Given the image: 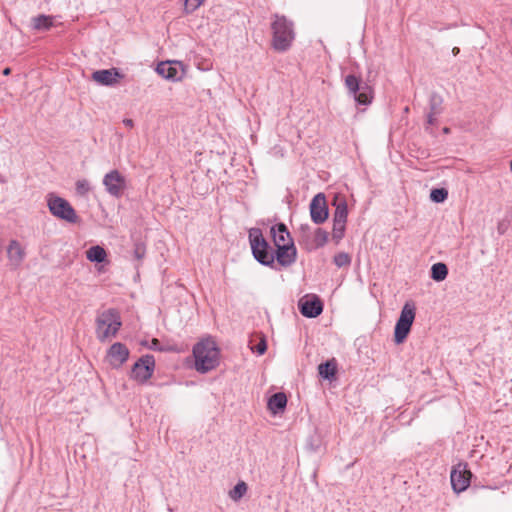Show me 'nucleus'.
<instances>
[{
  "instance_id": "13",
  "label": "nucleus",
  "mask_w": 512,
  "mask_h": 512,
  "mask_svg": "<svg viewBox=\"0 0 512 512\" xmlns=\"http://www.w3.org/2000/svg\"><path fill=\"white\" fill-rule=\"evenodd\" d=\"M130 351L127 346L121 342H116L110 346L106 353V361L112 368H120L129 358Z\"/></svg>"
},
{
  "instance_id": "19",
  "label": "nucleus",
  "mask_w": 512,
  "mask_h": 512,
  "mask_svg": "<svg viewBox=\"0 0 512 512\" xmlns=\"http://www.w3.org/2000/svg\"><path fill=\"white\" fill-rule=\"evenodd\" d=\"M286 405L287 397L282 392L273 394L268 400V408L273 414L283 411Z\"/></svg>"
},
{
  "instance_id": "31",
  "label": "nucleus",
  "mask_w": 512,
  "mask_h": 512,
  "mask_svg": "<svg viewBox=\"0 0 512 512\" xmlns=\"http://www.w3.org/2000/svg\"><path fill=\"white\" fill-rule=\"evenodd\" d=\"M203 2L204 0H185L186 13H193L203 4Z\"/></svg>"
},
{
  "instance_id": "12",
  "label": "nucleus",
  "mask_w": 512,
  "mask_h": 512,
  "mask_svg": "<svg viewBox=\"0 0 512 512\" xmlns=\"http://www.w3.org/2000/svg\"><path fill=\"white\" fill-rule=\"evenodd\" d=\"M156 72L167 80L177 82L182 80L186 71L182 62L174 60L160 62Z\"/></svg>"
},
{
  "instance_id": "25",
  "label": "nucleus",
  "mask_w": 512,
  "mask_h": 512,
  "mask_svg": "<svg viewBox=\"0 0 512 512\" xmlns=\"http://www.w3.org/2000/svg\"><path fill=\"white\" fill-rule=\"evenodd\" d=\"M247 484L243 481L238 482L232 490L229 492V497L234 500H240L247 492Z\"/></svg>"
},
{
  "instance_id": "11",
  "label": "nucleus",
  "mask_w": 512,
  "mask_h": 512,
  "mask_svg": "<svg viewBox=\"0 0 512 512\" xmlns=\"http://www.w3.org/2000/svg\"><path fill=\"white\" fill-rule=\"evenodd\" d=\"M103 185L108 194L119 198L126 188V179L118 170H111L104 176Z\"/></svg>"
},
{
  "instance_id": "28",
  "label": "nucleus",
  "mask_w": 512,
  "mask_h": 512,
  "mask_svg": "<svg viewBox=\"0 0 512 512\" xmlns=\"http://www.w3.org/2000/svg\"><path fill=\"white\" fill-rule=\"evenodd\" d=\"M429 105H430V113L439 115L442 111V107H441L442 98L436 94H433L430 97Z\"/></svg>"
},
{
  "instance_id": "16",
  "label": "nucleus",
  "mask_w": 512,
  "mask_h": 512,
  "mask_svg": "<svg viewBox=\"0 0 512 512\" xmlns=\"http://www.w3.org/2000/svg\"><path fill=\"white\" fill-rule=\"evenodd\" d=\"M120 78L122 75L116 68L97 70L92 74V79L103 86H113Z\"/></svg>"
},
{
  "instance_id": "41",
  "label": "nucleus",
  "mask_w": 512,
  "mask_h": 512,
  "mask_svg": "<svg viewBox=\"0 0 512 512\" xmlns=\"http://www.w3.org/2000/svg\"><path fill=\"white\" fill-rule=\"evenodd\" d=\"M5 180L0 177V183H4Z\"/></svg>"
},
{
  "instance_id": "10",
  "label": "nucleus",
  "mask_w": 512,
  "mask_h": 512,
  "mask_svg": "<svg viewBox=\"0 0 512 512\" xmlns=\"http://www.w3.org/2000/svg\"><path fill=\"white\" fill-rule=\"evenodd\" d=\"M472 473L466 463H458L451 470L450 480L455 493L465 491L471 482Z\"/></svg>"
},
{
  "instance_id": "6",
  "label": "nucleus",
  "mask_w": 512,
  "mask_h": 512,
  "mask_svg": "<svg viewBox=\"0 0 512 512\" xmlns=\"http://www.w3.org/2000/svg\"><path fill=\"white\" fill-rule=\"evenodd\" d=\"M416 315V307L413 302H406L402 307L400 316L394 329V341L401 344L410 333Z\"/></svg>"
},
{
  "instance_id": "36",
  "label": "nucleus",
  "mask_w": 512,
  "mask_h": 512,
  "mask_svg": "<svg viewBox=\"0 0 512 512\" xmlns=\"http://www.w3.org/2000/svg\"><path fill=\"white\" fill-rule=\"evenodd\" d=\"M123 124L127 127V128H132L134 126V122L132 119H129V118H125L123 120Z\"/></svg>"
},
{
  "instance_id": "27",
  "label": "nucleus",
  "mask_w": 512,
  "mask_h": 512,
  "mask_svg": "<svg viewBox=\"0 0 512 512\" xmlns=\"http://www.w3.org/2000/svg\"><path fill=\"white\" fill-rule=\"evenodd\" d=\"M346 228V222L343 221H333V238L338 242L344 236Z\"/></svg>"
},
{
  "instance_id": "3",
  "label": "nucleus",
  "mask_w": 512,
  "mask_h": 512,
  "mask_svg": "<svg viewBox=\"0 0 512 512\" xmlns=\"http://www.w3.org/2000/svg\"><path fill=\"white\" fill-rule=\"evenodd\" d=\"M272 46L278 52L287 51L295 38L293 22L285 16L275 14L271 23Z\"/></svg>"
},
{
  "instance_id": "34",
  "label": "nucleus",
  "mask_w": 512,
  "mask_h": 512,
  "mask_svg": "<svg viewBox=\"0 0 512 512\" xmlns=\"http://www.w3.org/2000/svg\"><path fill=\"white\" fill-rule=\"evenodd\" d=\"M437 115H438V114H433V113H430V112H429V113H428V115H427V123H428L429 125H433V124H435V122H436V116H437Z\"/></svg>"
},
{
  "instance_id": "17",
  "label": "nucleus",
  "mask_w": 512,
  "mask_h": 512,
  "mask_svg": "<svg viewBox=\"0 0 512 512\" xmlns=\"http://www.w3.org/2000/svg\"><path fill=\"white\" fill-rule=\"evenodd\" d=\"M270 234L275 246H282L293 241L287 226L284 223H277L270 229Z\"/></svg>"
},
{
  "instance_id": "39",
  "label": "nucleus",
  "mask_w": 512,
  "mask_h": 512,
  "mask_svg": "<svg viewBox=\"0 0 512 512\" xmlns=\"http://www.w3.org/2000/svg\"><path fill=\"white\" fill-rule=\"evenodd\" d=\"M498 231L500 234L504 233L503 227L501 225L498 226Z\"/></svg>"
},
{
  "instance_id": "32",
  "label": "nucleus",
  "mask_w": 512,
  "mask_h": 512,
  "mask_svg": "<svg viewBox=\"0 0 512 512\" xmlns=\"http://www.w3.org/2000/svg\"><path fill=\"white\" fill-rule=\"evenodd\" d=\"M149 349L154 350V351H165L166 350L161 346L160 341L156 338L152 339L151 344L149 345Z\"/></svg>"
},
{
  "instance_id": "40",
  "label": "nucleus",
  "mask_w": 512,
  "mask_h": 512,
  "mask_svg": "<svg viewBox=\"0 0 512 512\" xmlns=\"http://www.w3.org/2000/svg\"><path fill=\"white\" fill-rule=\"evenodd\" d=\"M443 132H444L445 134H448V133L450 132V128L445 127V128L443 129Z\"/></svg>"
},
{
  "instance_id": "18",
  "label": "nucleus",
  "mask_w": 512,
  "mask_h": 512,
  "mask_svg": "<svg viewBox=\"0 0 512 512\" xmlns=\"http://www.w3.org/2000/svg\"><path fill=\"white\" fill-rule=\"evenodd\" d=\"M7 254L9 260L15 265H19L23 261L25 256V252L22 246L16 240L10 241V244L7 249Z\"/></svg>"
},
{
  "instance_id": "33",
  "label": "nucleus",
  "mask_w": 512,
  "mask_h": 512,
  "mask_svg": "<svg viewBox=\"0 0 512 512\" xmlns=\"http://www.w3.org/2000/svg\"><path fill=\"white\" fill-rule=\"evenodd\" d=\"M267 349V345L265 340H261L254 348L255 352H257L259 355H262L265 353Z\"/></svg>"
},
{
  "instance_id": "24",
  "label": "nucleus",
  "mask_w": 512,
  "mask_h": 512,
  "mask_svg": "<svg viewBox=\"0 0 512 512\" xmlns=\"http://www.w3.org/2000/svg\"><path fill=\"white\" fill-rule=\"evenodd\" d=\"M334 205L336 206L333 221L347 222L348 209L347 203L344 199H335Z\"/></svg>"
},
{
  "instance_id": "30",
  "label": "nucleus",
  "mask_w": 512,
  "mask_h": 512,
  "mask_svg": "<svg viewBox=\"0 0 512 512\" xmlns=\"http://www.w3.org/2000/svg\"><path fill=\"white\" fill-rule=\"evenodd\" d=\"M91 187L90 183L86 179H81L76 182V192L81 195L85 196L89 193Z\"/></svg>"
},
{
  "instance_id": "37",
  "label": "nucleus",
  "mask_w": 512,
  "mask_h": 512,
  "mask_svg": "<svg viewBox=\"0 0 512 512\" xmlns=\"http://www.w3.org/2000/svg\"><path fill=\"white\" fill-rule=\"evenodd\" d=\"M459 51H460V50H459V48H458V47H454V48L452 49V53H453V55H454V56L458 55Z\"/></svg>"
},
{
  "instance_id": "8",
  "label": "nucleus",
  "mask_w": 512,
  "mask_h": 512,
  "mask_svg": "<svg viewBox=\"0 0 512 512\" xmlns=\"http://www.w3.org/2000/svg\"><path fill=\"white\" fill-rule=\"evenodd\" d=\"M298 241L307 251H314L327 243L328 232L317 228L311 236L309 226L301 225V234Z\"/></svg>"
},
{
  "instance_id": "5",
  "label": "nucleus",
  "mask_w": 512,
  "mask_h": 512,
  "mask_svg": "<svg viewBox=\"0 0 512 512\" xmlns=\"http://www.w3.org/2000/svg\"><path fill=\"white\" fill-rule=\"evenodd\" d=\"M47 206L50 213L58 219L68 223H76L78 221L77 213L72 205L66 199L54 193L47 195Z\"/></svg>"
},
{
  "instance_id": "26",
  "label": "nucleus",
  "mask_w": 512,
  "mask_h": 512,
  "mask_svg": "<svg viewBox=\"0 0 512 512\" xmlns=\"http://www.w3.org/2000/svg\"><path fill=\"white\" fill-rule=\"evenodd\" d=\"M448 197V191L445 188H435L431 190L430 199L435 203H442Z\"/></svg>"
},
{
  "instance_id": "23",
  "label": "nucleus",
  "mask_w": 512,
  "mask_h": 512,
  "mask_svg": "<svg viewBox=\"0 0 512 512\" xmlns=\"http://www.w3.org/2000/svg\"><path fill=\"white\" fill-rule=\"evenodd\" d=\"M448 275V268L446 264L438 262L432 265L430 277L437 282L443 281Z\"/></svg>"
},
{
  "instance_id": "1",
  "label": "nucleus",
  "mask_w": 512,
  "mask_h": 512,
  "mask_svg": "<svg viewBox=\"0 0 512 512\" xmlns=\"http://www.w3.org/2000/svg\"><path fill=\"white\" fill-rule=\"evenodd\" d=\"M249 240L253 256L262 265L275 268V261L282 267L291 266L297 258V249L293 241L286 245H278L275 253L258 228L249 231Z\"/></svg>"
},
{
  "instance_id": "9",
  "label": "nucleus",
  "mask_w": 512,
  "mask_h": 512,
  "mask_svg": "<svg viewBox=\"0 0 512 512\" xmlns=\"http://www.w3.org/2000/svg\"><path fill=\"white\" fill-rule=\"evenodd\" d=\"M154 368V356L150 354L143 355L134 363L131 369L130 378L140 383H144L152 377Z\"/></svg>"
},
{
  "instance_id": "35",
  "label": "nucleus",
  "mask_w": 512,
  "mask_h": 512,
  "mask_svg": "<svg viewBox=\"0 0 512 512\" xmlns=\"http://www.w3.org/2000/svg\"><path fill=\"white\" fill-rule=\"evenodd\" d=\"M143 254H144V248L140 247L139 245L136 246L135 248V256L140 259L143 257Z\"/></svg>"
},
{
  "instance_id": "21",
  "label": "nucleus",
  "mask_w": 512,
  "mask_h": 512,
  "mask_svg": "<svg viewBox=\"0 0 512 512\" xmlns=\"http://www.w3.org/2000/svg\"><path fill=\"white\" fill-rule=\"evenodd\" d=\"M318 372L321 377L327 380H333L337 373V362L333 358L318 366Z\"/></svg>"
},
{
  "instance_id": "4",
  "label": "nucleus",
  "mask_w": 512,
  "mask_h": 512,
  "mask_svg": "<svg viewBox=\"0 0 512 512\" xmlns=\"http://www.w3.org/2000/svg\"><path fill=\"white\" fill-rule=\"evenodd\" d=\"M121 326L119 312L113 308L105 310L96 318V337L100 342L109 341L116 337Z\"/></svg>"
},
{
  "instance_id": "7",
  "label": "nucleus",
  "mask_w": 512,
  "mask_h": 512,
  "mask_svg": "<svg viewBox=\"0 0 512 512\" xmlns=\"http://www.w3.org/2000/svg\"><path fill=\"white\" fill-rule=\"evenodd\" d=\"M345 87L349 94L353 96L354 100L359 105H368L373 99V89L367 83H363L362 80L353 75L349 74L345 77Z\"/></svg>"
},
{
  "instance_id": "38",
  "label": "nucleus",
  "mask_w": 512,
  "mask_h": 512,
  "mask_svg": "<svg viewBox=\"0 0 512 512\" xmlns=\"http://www.w3.org/2000/svg\"><path fill=\"white\" fill-rule=\"evenodd\" d=\"M10 73H11V69H10V68H5V69L3 70V74H4V75H9Z\"/></svg>"
},
{
  "instance_id": "2",
  "label": "nucleus",
  "mask_w": 512,
  "mask_h": 512,
  "mask_svg": "<svg viewBox=\"0 0 512 512\" xmlns=\"http://www.w3.org/2000/svg\"><path fill=\"white\" fill-rule=\"evenodd\" d=\"M194 368L201 374L214 370L219 365L220 350L211 338H204L193 347Z\"/></svg>"
},
{
  "instance_id": "14",
  "label": "nucleus",
  "mask_w": 512,
  "mask_h": 512,
  "mask_svg": "<svg viewBox=\"0 0 512 512\" xmlns=\"http://www.w3.org/2000/svg\"><path fill=\"white\" fill-rule=\"evenodd\" d=\"M310 216L315 224H322L328 218V207L326 197L323 193H318L310 202Z\"/></svg>"
},
{
  "instance_id": "15",
  "label": "nucleus",
  "mask_w": 512,
  "mask_h": 512,
  "mask_svg": "<svg viewBox=\"0 0 512 512\" xmlns=\"http://www.w3.org/2000/svg\"><path fill=\"white\" fill-rule=\"evenodd\" d=\"M300 313L308 318H315L323 311V303L320 298L313 295L311 298H302L298 303Z\"/></svg>"
},
{
  "instance_id": "29",
  "label": "nucleus",
  "mask_w": 512,
  "mask_h": 512,
  "mask_svg": "<svg viewBox=\"0 0 512 512\" xmlns=\"http://www.w3.org/2000/svg\"><path fill=\"white\" fill-rule=\"evenodd\" d=\"M351 262V258L347 253L340 252L334 256V263L337 267L348 266Z\"/></svg>"
},
{
  "instance_id": "22",
  "label": "nucleus",
  "mask_w": 512,
  "mask_h": 512,
  "mask_svg": "<svg viewBox=\"0 0 512 512\" xmlns=\"http://www.w3.org/2000/svg\"><path fill=\"white\" fill-rule=\"evenodd\" d=\"M107 257L105 249L99 245L92 246L86 251V258L90 262L101 263L104 262Z\"/></svg>"
},
{
  "instance_id": "20",
  "label": "nucleus",
  "mask_w": 512,
  "mask_h": 512,
  "mask_svg": "<svg viewBox=\"0 0 512 512\" xmlns=\"http://www.w3.org/2000/svg\"><path fill=\"white\" fill-rule=\"evenodd\" d=\"M54 16L38 15L32 18V28L36 31H48L54 26Z\"/></svg>"
}]
</instances>
